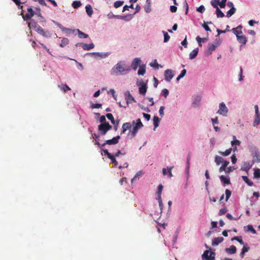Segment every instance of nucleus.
I'll return each mask as SVG.
<instances>
[{
	"label": "nucleus",
	"instance_id": "f257e3e1",
	"mask_svg": "<svg viewBox=\"0 0 260 260\" xmlns=\"http://www.w3.org/2000/svg\"><path fill=\"white\" fill-rule=\"evenodd\" d=\"M131 71L129 66L126 64L124 61H120L116 64L111 70V74L113 75H124Z\"/></svg>",
	"mask_w": 260,
	"mask_h": 260
},
{
	"label": "nucleus",
	"instance_id": "f03ea898",
	"mask_svg": "<svg viewBox=\"0 0 260 260\" xmlns=\"http://www.w3.org/2000/svg\"><path fill=\"white\" fill-rule=\"evenodd\" d=\"M132 125L133 126V128L132 130L129 131L128 135L131 138H134L136 135L138 130L143 126V124L142 123L141 119L138 118L137 119L136 122L135 121H133Z\"/></svg>",
	"mask_w": 260,
	"mask_h": 260
},
{
	"label": "nucleus",
	"instance_id": "7ed1b4c3",
	"mask_svg": "<svg viewBox=\"0 0 260 260\" xmlns=\"http://www.w3.org/2000/svg\"><path fill=\"white\" fill-rule=\"evenodd\" d=\"M249 150L252 155L253 161L255 162H259L260 152H259L257 148L253 145H250L249 146Z\"/></svg>",
	"mask_w": 260,
	"mask_h": 260
},
{
	"label": "nucleus",
	"instance_id": "20e7f679",
	"mask_svg": "<svg viewBox=\"0 0 260 260\" xmlns=\"http://www.w3.org/2000/svg\"><path fill=\"white\" fill-rule=\"evenodd\" d=\"M31 24L32 27H34L35 30L36 31L38 34L45 37H51V34L49 32V31H45L39 25H38L37 22H34Z\"/></svg>",
	"mask_w": 260,
	"mask_h": 260
},
{
	"label": "nucleus",
	"instance_id": "39448f33",
	"mask_svg": "<svg viewBox=\"0 0 260 260\" xmlns=\"http://www.w3.org/2000/svg\"><path fill=\"white\" fill-rule=\"evenodd\" d=\"M112 126L109 123H101L98 125V130L101 135H105L107 132L111 129Z\"/></svg>",
	"mask_w": 260,
	"mask_h": 260
},
{
	"label": "nucleus",
	"instance_id": "423d86ee",
	"mask_svg": "<svg viewBox=\"0 0 260 260\" xmlns=\"http://www.w3.org/2000/svg\"><path fill=\"white\" fill-rule=\"evenodd\" d=\"M215 253L210 252L209 250H205L202 255V258L205 260H215Z\"/></svg>",
	"mask_w": 260,
	"mask_h": 260
},
{
	"label": "nucleus",
	"instance_id": "0eeeda50",
	"mask_svg": "<svg viewBox=\"0 0 260 260\" xmlns=\"http://www.w3.org/2000/svg\"><path fill=\"white\" fill-rule=\"evenodd\" d=\"M137 85L139 86V91L140 94L145 95L147 89L146 83H145L143 80H141L140 81L139 83H137Z\"/></svg>",
	"mask_w": 260,
	"mask_h": 260
},
{
	"label": "nucleus",
	"instance_id": "6e6552de",
	"mask_svg": "<svg viewBox=\"0 0 260 260\" xmlns=\"http://www.w3.org/2000/svg\"><path fill=\"white\" fill-rule=\"evenodd\" d=\"M120 138V136H117L112 139L106 140L103 144H102V146L104 147L106 145H115L118 143Z\"/></svg>",
	"mask_w": 260,
	"mask_h": 260
},
{
	"label": "nucleus",
	"instance_id": "1a4fd4ad",
	"mask_svg": "<svg viewBox=\"0 0 260 260\" xmlns=\"http://www.w3.org/2000/svg\"><path fill=\"white\" fill-rule=\"evenodd\" d=\"M228 112V109L225 105L223 103L219 104V109L217 111V113L223 116H226Z\"/></svg>",
	"mask_w": 260,
	"mask_h": 260
},
{
	"label": "nucleus",
	"instance_id": "9d476101",
	"mask_svg": "<svg viewBox=\"0 0 260 260\" xmlns=\"http://www.w3.org/2000/svg\"><path fill=\"white\" fill-rule=\"evenodd\" d=\"M165 79L167 82H170L173 78L174 74L172 70L168 69L165 72Z\"/></svg>",
	"mask_w": 260,
	"mask_h": 260
},
{
	"label": "nucleus",
	"instance_id": "9b49d317",
	"mask_svg": "<svg viewBox=\"0 0 260 260\" xmlns=\"http://www.w3.org/2000/svg\"><path fill=\"white\" fill-rule=\"evenodd\" d=\"M35 15V12L33 11L31 8H29L27 9V13L23 15V19L24 21H27L29 19Z\"/></svg>",
	"mask_w": 260,
	"mask_h": 260
},
{
	"label": "nucleus",
	"instance_id": "f8f14e48",
	"mask_svg": "<svg viewBox=\"0 0 260 260\" xmlns=\"http://www.w3.org/2000/svg\"><path fill=\"white\" fill-rule=\"evenodd\" d=\"M141 60L139 58H135L132 62V67L133 70H136L138 66L140 65Z\"/></svg>",
	"mask_w": 260,
	"mask_h": 260
},
{
	"label": "nucleus",
	"instance_id": "ddd939ff",
	"mask_svg": "<svg viewBox=\"0 0 260 260\" xmlns=\"http://www.w3.org/2000/svg\"><path fill=\"white\" fill-rule=\"evenodd\" d=\"M242 26L240 25L236 28H233L232 30L233 33L236 36L237 38L242 34Z\"/></svg>",
	"mask_w": 260,
	"mask_h": 260
},
{
	"label": "nucleus",
	"instance_id": "4468645a",
	"mask_svg": "<svg viewBox=\"0 0 260 260\" xmlns=\"http://www.w3.org/2000/svg\"><path fill=\"white\" fill-rule=\"evenodd\" d=\"M131 124L129 122H125L122 124V131L121 132V135L124 134L127 130H128L131 127Z\"/></svg>",
	"mask_w": 260,
	"mask_h": 260
},
{
	"label": "nucleus",
	"instance_id": "2eb2a0df",
	"mask_svg": "<svg viewBox=\"0 0 260 260\" xmlns=\"http://www.w3.org/2000/svg\"><path fill=\"white\" fill-rule=\"evenodd\" d=\"M223 240V238L222 237H218L217 238H214L212 240V245L215 246L218 245L219 243H221Z\"/></svg>",
	"mask_w": 260,
	"mask_h": 260
},
{
	"label": "nucleus",
	"instance_id": "dca6fc26",
	"mask_svg": "<svg viewBox=\"0 0 260 260\" xmlns=\"http://www.w3.org/2000/svg\"><path fill=\"white\" fill-rule=\"evenodd\" d=\"M236 247L234 245H231L229 248H226L225 251L229 254H234L236 252Z\"/></svg>",
	"mask_w": 260,
	"mask_h": 260
},
{
	"label": "nucleus",
	"instance_id": "f3484780",
	"mask_svg": "<svg viewBox=\"0 0 260 260\" xmlns=\"http://www.w3.org/2000/svg\"><path fill=\"white\" fill-rule=\"evenodd\" d=\"M82 47L84 50H90L94 48V45L93 43H90L89 44L82 43Z\"/></svg>",
	"mask_w": 260,
	"mask_h": 260
},
{
	"label": "nucleus",
	"instance_id": "a211bd4d",
	"mask_svg": "<svg viewBox=\"0 0 260 260\" xmlns=\"http://www.w3.org/2000/svg\"><path fill=\"white\" fill-rule=\"evenodd\" d=\"M55 24L63 31H66V32H73L74 31H75V30H72L71 29L64 27V26H63L61 24H59V23L57 22L55 23Z\"/></svg>",
	"mask_w": 260,
	"mask_h": 260
},
{
	"label": "nucleus",
	"instance_id": "6ab92c4d",
	"mask_svg": "<svg viewBox=\"0 0 260 260\" xmlns=\"http://www.w3.org/2000/svg\"><path fill=\"white\" fill-rule=\"evenodd\" d=\"M218 43L216 44H209L208 47V52L209 54H211L212 52L215 50L216 47L218 46Z\"/></svg>",
	"mask_w": 260,
	"mask_h": 260
},
{
	"label": "nucleus",
	"instance_id": "aec40b11",
	"mask_svg": "<svg viewBox=\"0 0 260 260\" xmlns=\"http://www.w3.org/2000/svg\"><path fill=\"white\" fill-rule=\"evenodd\" d=\"M238 41L243 44H245L247 41V39L245 36L240 35L237 38Z\"/></svg>",
	"mask_w": 260,
	"mask_h": 260
},
{
	"label": "nucleus",
	"instance_id": "412c9836",
	"mask_svg": "<svg viewBox=\"0 0 260 260\" xmlns=\"http://www.w3.org/2000/svg\"><path fill=\"white\" fill-rule=\"evenodd\" d=\"M229 161L227 160H224L223 161L222 164L221 166L219 168V172H221L222 171H224L226 170V167L228 166V165L229 164Z\"/></svg>",
	"mask_w": 260,
	"mask_h": 260
},
{
	"label": "nucleus",
	"instance_id": "4be33fe9",
	"mask_svg": "<svg viewBox=\"0 0 260 260\" xmlns=\"http://www.w3.org/2000/svg\"><path fill=\"white\" fill-rule=\"evenodd\" d=\"M86 12L89 16H91L93 14V10L90 5H87L85 7Z\"/></svg>",
	"mask_w": 260,
	"mask_h": 260
},
{
	"label": "nucleus",
	"instance_id": "5701e85b",
	"mask_svg": "<svg viewBox=\"0 0 260 260\" xmlns=\"http://www.w3.org/2000/svg\"><path fill=\"white\" fill-rule=\"evenodd\" d=\"M198 49L196 48L193 49L190 53H189V59H192L194 58L198 55Z\"/></svg>",
	"mask_w": 260,
	"mask_h": 260
},
{
	"label": "nucleus",
	"instance_id": "b1692460",
	"mask_svg": "<svg viewBox=\"0 0 260 260\" xmlns=\"http://www.w3.org/2000/svg\"><path fill=\"white\" fill-rule=\"evenodd\" d=\"M58 87L64 92L71 90V88L66 84L59 85Z\"/></svg>",
	"mask_w": 260,
	"mask_h": 260
},
{
	"label": "nucleus",
	"instance_id": "393cba45",
	"mask_svg": "<svg viewBox=\"0 0 260 260\" xmlns=\"http://www.w3.org/2000/svg\"><path fill=\"white\" fill-rule=\"evenodd\" d=\"M220 179L224 184H229L231 183L230 179L224 177L223 175L220 176Z\"/></svg>",
	"mask_w": 260,
	"mask_h": 260
},
{
	"label": "nucleus",
	"instance_id": "a878e982",
	"mask_svg": "<svg viewBox=\"0 0 260 260\" xmlns=\"http://www.w3.org/2000/svg\"><path fill=\"white\" fill-rule=\"evenodd\" d=\"M260 123V114L255 115V119L253 121V126H256Z\"/></svg>",
	"mask_w": 260,
	"mask_h": 260
},
{
	"label": "nucleus",
	"instance_id": "bb28decb",
	"mask_svg": "<svg viewBox=\"0 0 260 260\" xmlns=\"http://www.w3.org/2000/svg\"><path fill=\"white\" fill-rule=\"evenodd\" d=\"M242 178L244 182L249 186H251L253 185V182L251 181L247 176H243Z\"/></svg>",
	"mask_w": 260,
	"mask_h": 260
},
{
	"label": "nucleus",
	"instance_id": "cd10ccee",
	"mask_svg": "<svg viewBox=\"0 0 260 260\" xmlns=\"http://www.w3.org/2000/svg\"><path fill=\"white\" fill-rule=\"evenodd\" d=\"M76 30L77 31L78 37L80 38H87L88 37L87 34H86L83 32L80 31L79 29H77Z\"/></svg>",
	"mask_w": 260,
	"mask_h": 260
},
{
	"label": "nucleus",
	"instance_id": "c85d7f7f",
	"mask_svg": "<svg viewBox=\"0 0 260 260\" xmlns=\"http://www.w3.org/2000/svg\"><path fill=\"white\" fill-rule=\"evenodd\" d=\"M69 43V40L68 38H63L60 44V46L61 47H64L66 46H67Z\"/></svg>",
	"mask_w": 260,
	"mask_h": 260
},
{
	"label": "nucleus",
	"instance_id": "c756f323",
	"mask_svg": "<svg viewBox=\"0 0 260 260\" xmlns=\"http://www.w3.org/2000/svg\"><path fill=\"white\" fill-rule=\"evenodd\" d=\"M250 168L251 166L249 165V163H245L241 167V170L247 172Z\"/></svg>",
	"mask_w": 260,
	"mask_h": 260
},
{
	"label": "nucleus",
	"instance_id": "7c9ffc66",
	"mask_svg": "<svg viewBox=\"0 0 260 260\" xmlns=\"http://www.w3.org/2000/svg\"><path fill=\"white\" fill-rule=\"evenodd\" d=\"M236 10L235 8H231L226 13V17L228 18L231 17L236 12Z\"/></svg>",
	"mask_w": 260,
	"mask_h": 260
},
{
	"label": "nucleus",
	"instance_id": "2f4dec72",
	"mask_svg": "<svg viewBox=\"0 0 260 260\" xmlns=\"http://www.w3.org/2000/svg\"><path fill=\"white\" fill-rule=\"evenodd\" d=\"M216 14L217 18H222L224 16V13L219 9V8H217V9H216Z\"/></svg>",
	"mask_w": 260,
	"mask_h": 260
},
{
	"label": "nucleus",
	"instance_id": "473e14b6",
	"mask_svg": "<svg viewBox=\"0 0 260 260\" xmlns=\"http://www.w3.org/2000/svg\"><path fill=\"white\" fill-rule=\"evenodd\" d=\"M106 116L107 117V118L109 119L111 123L113 124H115V120H114V118L113 117V115L111 114V113H108L106 114Z\"/></svg>",
	"mask_w": 260,
	"mask_h": 260
},
{
	"label": "nucleus",
	"instance_id": "72a5a7b5",
	"mask_svg": "<svg viewBox=\"0 0 260 260\" xmlns=\"http://www.w3.org/2000/svg\"><path fill=\"white\" fill-rule=\"evenodd\" d=\"M232 152V148H229L228 149H226L225 151L222 152L219 151V153H220L222 156H225L230 155Z\"/></svg>",
	"mask_w": 260,
	"mask_h": 260
},
{
	"label": "nucleus",
	"instance_id": "f704fd0d",
	"mask_svg": "<svg viewBox=\"0 0 260 260\" xmlns=\"http://www.w3.org/2000/svg\"><path fill=\"white\" fill-rule=\"evenodd\" d=\"M223 159L219 156H216L215 157V162L216 163L217 165H219L220 163L223 162L224 161Z\"/></svg>",
	"mask_w": 260,
	"mask_h": 260
},
{
	"label": "nucleus",
	"instance_id": "c9c22d12",
	"mask_svg": "<svg viewBox=\"0 0 260 260\" xmlns=\"http://www.w3.org/2000/svg\"><path fill=\"white\" fill-rule=\"evenodd\" d=\"M254 177L257 179L260 178V169H255L254 170Z\"/></svg>",
	"mask_w": 260,
	"mask_h": 260
},
{
	"label": "nucleus",
	"instance_id": "e433bc0d",
	"mask_svg": "<svg viewBox=\"0 0 260 260\" xmlns=\"http://www.w3.org/2000/svg\"><path fill=\"white\" fill-rule=\"evenodd\" d=\"M145 66H140L138 70V74L139 75H144L145 73Z\"/></svg>",
	"mask_w": 260,
	"mask_h": 260
},
{
	"label": "nucleus",
	"instance_id": "4c0bfd02",
	"mask_svg": "<svg viewBox=\"0 0 260 260\" xmlns=\"http://www.w3.org/2000/svg\"><path fill=\"white\" fill-rule=\"evenodd\" d=\"M111 159L112 164H114V167H117L118 165V161L115 159V156L113 155H112L109 158Z\"/></svg>",
	"mask_w": 260,
	"mask_h": 260
},
{
	"label": "nucleus",
	"instance_id": "58836bf2",
	"mask_svg": "<svg viewBox=\"0 0 260 260\" xmlns=\"http://www.w3.org/2000/svg\"><path fill=\"white\" fill-rule=\"evenodd\" d=\"M142 174L143 173L142 171H138V172H137L134 177L132 178V182H133L136 179L139 178V177L142 175Z\"/></svg>",
	"mask_w": 260,
	"mask_h": 260
},
{
	"label": "nucleus",
	"instance_id": "ea45409f",
	"mask_svg": "<svg viewBox=\"0 0 260 260\" xmlns=\"http://www.w3.org/2000/svg\"><path fill=\"white\" fill-rule=\"evenodd\" d=\"M81 5V4L80 1H74L72 4V7L75 9L78 8Z\"/></svg>",
	"mask_w": 260,
	"mask_h": 260
},
{
	"label": "nucleus",
	"instance_id": "a19ab883",
	"mask_svg": "<svg viewBox=\"0 0 260 260\" xmlns=\"http://www.w3.org/2000/svg\"><path fill=\"white\" fill-rule=\"evenodd\" d=\"M237 240V242H239L241 245L244 244V242L242 240V237H234L232 239V240Z\"/></svg>",
	"mask_w": 260,
	"mask_h": 260
},
{
	"label": "nucleus",
	"instance_id": "79ce46f5",
	"mask_svg": "<svg viewBox=\"0 0 260 260\" xmlns=\"http://www.w3.org/2000/svg\"><path fill=\"white\" fill-rule=\"evenodd\" d=\"M159 118L157 116H154L153 117V122H154V126L156 128L158 126Z\"/></svg>",
	"mask_w": 260,
	"mask_h": 260
},
{
	"label": "nucleus",
	"instance_id": "37998d69",
	"mask_svg": "<svg viewBox=\"0 0 260 260\" xmlns=\"http://www.w3.org/2000/svg\"><path fill=\"white\" fill-rule=\"evenodd\" d=\"M162 33L164 34V42L165 43H166V42H168L169 41L170 37L168 35V32H166L165 31H162Z\"/></svg>",
	"mask_w": 260,
	"mask_h": 260
},
{
	"label": "nucleus",
	"instance_id": "c03bdc74",
	"mask_svg": "<svg viewBox=\"0 0 260 260\" xmlns=\"http://www.w3.org/2000/svg\"><path fill=\"white\" fill-rule=\"evenodd\" d=\"M123 4H124L123 1H116L114 3V6L115 8H117L122 6L123 5Z\"/></svg>",
	"mask_w": 260,
	"mask_h": 260
},
{
	"label": "nucleus",
	"instance_id": "a18cd8bd",
	"mask_svg": "<svg viewBox=\"0 0 260 260\" xmlns=\"http://www.w3.org/2000/svg\"><path fill=\"white\" fill-rule=\"evenodd\" d=\"M211 4L214 8L217 9V8H218L217 5H219V0H212Z\"/></svg>",
	"mask_w": 260,
	"mask_h": 260
},
{
	"label": "nucleus",
	"instance_id": "49530a36",
	"mask_svg": "<svg viewBox=\"0 0 260 260\" xmlns=\"http://www.w3.org/2000/svg\"><path fill=\"white\" fill-rule=\"evenodd\" d=\"M247 231H250L253 234H256V231L255 230V229H254V228H253V226L251 225H247Z\"/></svg>",
	"mask_w": 260,
	"mask_h": 260
},
{
	"label": "nucleus",
	"instance_id": "de8ad7c7",
	"mask_svg": "<svg viewBox=\"0 0 260 260\" xmlns=\"http://www.w3.org/2000/svg\"><path fill=\"white\" fill-rule=\"evenodd\" d=\"M231 191L228 189H226L225 190V201H227L230 198V197H231Z\"/></svg>",
	"mask_w": 260,
	"mask_h": 260
},
{
	"label": "nucleus",
	"instance_id": "09e8293b",
	"mask_svg": "<svg viewBox=\"0 0 260 260\" xmlns=\"http://www.w3.org/2000/svg\"><path fill=\"white\" fill-rule=\"evenodd\" d=\"M128 95L127 97V103H131L132 101H135L134 98L130 94L129 92L128 91Z\"/></svg>",
	"mask_w": 260,
	"mask_h": 260
},
{
	"label": "nucleus",
	"instance_id": "8fccbe9b",
	"mask_svg": "<svg viewBox=\"0 0 260 260\" xmlns=\"http://www.w3.org/2000/svg\"><path fill=\"white\" fill-rule=\"evenodd\" d=\"M162 189H163L162 185V184H159L158 186L157 191L156 192L157 195H161Z\"/></svg>",
	"mask_w": 260,
	"mask_h": 260
},
{
	"label": "nucleus",
	"instance_id": "3c124183",
	"mask_svg": "<svg viewBox=\"0 0 260 260\" xmlns=\"http://www.w3.org/2000/svg\"><path fill=\"white\" fill-rule=\"evenodd\" d=\"M169 90L167 89H164L161 90V94L165 97L167 98L169 95Z\"/></svg>",
	"mask_w": 260,
	"mask_h": 260
},
{
	"label": "nucleus",
	"instance_id": "603ef678",
	"mask_svg": "<svg viewBox=\"0 0 260 260\" xmlns=\"http://www.w3.org/2000/svg\"><path fill=\"white\" fill-rule=\"evenodd\" d=\"M211 23H212V22L211 21L207 22V24H206L205 22H204V24L203 25V27L205 28V29L206 31H210L211 29L209 28V27L208 26L207 24H211Z\"/></svg>",
	"mask_w": 260,
	"mask_h": 260
},
{
	"label": "nucleus",
	"instance_id": "864d4df0",
	"mask_svg": "<svg viewBox=\"0 0 260 260\" xmlns=\"http://www.w3.org/2000/svg\"><path fill=\"white\" fill-rule=\"evenodd\" d=\"M150 66L151 67H154L157 69H158V67H159V64L157 63L156 59H155L154 60V63H150Z\"/></svg>",
	"mask_w": 260,
	"mask_h": 260
},
{
	"label": "nucleus",
	"instance_id": "5fc2aeb1",
	"mask_svg": "<svg viewBox=\"0 0 260 260\" xmlns=\"http://www.w3.org/2000/svg\"><path fill=\"white\" fill-rule=\"evenodd\" d=\"M226 0H221L220 2L219 1V6L221 8H223L225 7L226 5Z\"/></svg>",
	"mask_w": 260,
	"mask_h": 260
},
{
	"label": "nucleus",
	"instance_id": "6e6d98bb",
	"mask_svg": "<svg viewBox=\"0 0 260 260\" xmlns=\"http://www.w3.org/2000/svg\"><path fill=\"white\" fill-rule=\"evenodd\" d=\"M197 10L199 12L203 13H204L205 12V7H204V6L203 5H201L199 8H197Z\"/></svg>",
	"mask_w": 260,
	"mask_h": 260
},
{
	"label": "nucleus",
	"instance_id": "4d7b16f0",
	"mask_svg": "<svg viewBox=\"0 0 260 260\" xmlns=\"http://www.w3.org/2000/svg\"><path fill=\"white\" fill-rule=\"evenodd\" d=\"M13 2H14L15 4L19 7V8L21 9H23V6H21L20 4H21L20 0H12Z\"/></svg>",
	"mask_w": 260,
	"mask_h": 260
},
{
	"label": "nucleus",
	"instance_id": "13d9d810",
	"mask_svg": "<svg viewBox=\"0 0 260 260\" xmlns=\"http://www.w3.org/2000/svg\"><path fill=\"white\" fill-rule=\"evenodd\" d=\"M227 211L228 210L226 208H222L219 210V215H222L224 214L227 212Z\"/></svg>",
	"mask_w": 260,
	"mask_h": 260
},
{
	"label": "nucleus",
	"instance_id": "bf43d9fd",
	"mask_svg": "<svg viewBox=\"0 0 260 260\" xmlns=\"http://www.w3.org/2000/svg\"><path fill=\"white\" fill-rule=\"evenodd\" d=\"M240 141L238 140H235L231 142V144L232 146L234 145H240Z\"/></svg>",
	"mask_w": 260,
	"mask_h": 260
},
{
	"label": "nucleus",
	"instance_id": "052dcab7",
	"mask_svg": "<svg viewBox=\"0 0 260 260\" xmlns=\"http://www.w3.org/2000/svg\"><path fill=\"white\" fill-rule=\"evenodd\" d=\"M147 2H148V5L145 7V10L147 13H149L151 11L150 3L149 1Z\"/></svg>",
	"mask_w": 260,
	"mask_h": 260
},
{
	"label": "nucleus",
	"instance_id": "680f3d73",
	"mask_svg": "<svg viewBox=\"0 0 260 260\" xmlns=\"http://www.w3.org/2000/svg\"><path fill=\"white\" fill-rule=\"evenodd\" d=\"M100 121L101 123H108L106 121V117L105 116H101L100 118Z\"/></svg>",
	"mask_w": 260,
	"mask_h": 260
},
{
	"label": "nucleus",
	"instance_id": "e2e57ef3",
	"mask_svg": "<svg viewBox=\"0 0 260 260\" xmlns=\"http://www.w3.org/2000/svg\"><path fill=\"white\" fill-rule=\"evenodd\" d=\"M102 106V105L101 104H92L91 105V108H100Z\"/></svg>",
	"mask_w": 260,
	"mask_h": 260
},
{
	"label": "nucleus",
	"instance_id": "0e129e2a",
	"mask_svg": "<svg viewBox=\"0 0 260 260\" xmlns=\"http://www.w3.org/2000/svg\"><path fill=\"white\" fill-rule=\"evenodd\" d=\"M165 107L164 106H161L159 110V113L160 116H162L164 114V110Z\"/></svg>",
	"mask_w": 260,
	"mask_h": 260
},
{
	"label": "nucleus",
	"instance_id": "69168bd1",
	"mask_svg": "<svg viewBox=\"0 0 260 260\" xmlns=\"http://www.w3.org/2000/svg\"><path fill=\"white\" fill-rule=\"evenodd\" d=\"M249 249H250V248L249 246H246V245H244L242 251H243L244 252L246 253L248 251Z\"/></svg>",
	"mask_w": 260,
	"mask_h": 260
},
{
	"label": "nucleus",
	"instance_id": "338daca9",
	"mask_svg": "<svg viewBox=\"0 0 260 260\" xmlns=\"http://www.w3.org/2000/svg\"><path fill=\"white\" fill-rule=\"evenodd\" d=\"M235 169L234 168H232V167H228L226 170L225 171V173L226 174L230 173L231 172L233 171Z\"/></svg>",
	"mask_w": 260,
	"mask_h": 260
},
{
	"label": "nucleus",
	"instance_id": "774afa93",
	"mask_svg": "<svg viewBox=\"0 0 260 260\" xmlns=\"http://www.w3.org/2000/svg\"><path fill=\"white\" fill-rule=\"evenodd\" d=\"M177 10V8L175 6H171L170 7V11L172 13L176 12Z\"/></svg>",
	"mask_w": 260,
	"mask_h": 260
}]
</instances>
